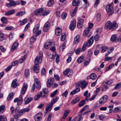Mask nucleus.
I'll use <instances>...</instances> for the list:
<instances>
[{
    "instance_id": "obj_1",
    "label": "nucleus",
    "mask_w": 121,
    "mask_h": 121,
    "mask_svg": "<svg viewBox=\"0 0 121 121\" xmlns=\"http://www.w3.org/2000/svg\"><path fill=\"white\" fill-rule=\"evenodd\" d=\"M75 89L71 92L70 94L73 95L76 93L80 91V89L79 87H81L82 90L84 89L87 86V84L84 81H81L78 82L76 84Z\"/></svg>"
},
{
    "instance_id": "obj_2",
    "label": "nucleus",
    "mask_w": 121,
    "mask_h": 121,
    "mask_svg": "<svg viewBox=\"0 0 121 121\" xmlns=\"http://www.w3.org/2000/svg\"><path fill=\"white\" fill-rule=\"evenodd\" d=\"M19 4H20V2L19 1H15L13 0H12L9 3L7 4L6 5L8 7L10 8L12 6H15L16 5Z\"/></svg>"
},
{
    "instance_id": "obj_3",
    "label": "nucleus",
    "mask_w": 121,
    "mask_h": 121,
    "mask_svg": "<svg viewBox=\"0 0 121 121\" xmlns=\"http://www.w3.org/2000/svg\"><path fill=\"white\" fill-rule=\"evenodd\" d=\"M54 79L53 78H50L47 81V84L48 87H51L54 82Z\"/></svg>"
},
{
    "instance_id": "obj_4",
    "label": "nucleus",
    "mask_w": 121,
    "mask_h": 121,
    "mask_svg": "<svg viewBox=\"0 0 121 121\" xmlns=\"http://www.w3.org/2000/svg\"><path fill=\"white\" fill-rule=\"evenodd\" d=\"M118 25V24L116 21L113 22L112 23V25L110 26L109 29L112 30H113L117 28Z\"/></svg>"
},
{
    "instance_id": "obj_5",
    "label": "nucleus",
    "mask_w": 121,
    "mask_h": 121,
    "mask_svg": "<svg viewBox=\"0 0 121 121\" xmlns=\"http://www.w3.org/2000/svg\"><path fill=\"white\" fill-rule=\"evenodd\" d=\"M35 83L36 84V88L38 90H39L41 87V84L40 81L37 78H35L34 80Z\"/></svg>"
},
{
    "instance_id": "obj_6",
    "label": "nucleus",
    "mask_w": 121,
    "mask_h": 121,
    "mask_svg": "<svg viewBox=\"0 0 121 121\" xmlns=\"http://www.w3.org/2000/svg\"><path fill=\"white\" fill-rule=\"evenodd\" d=\"M93 42V37L92 36L90 38L87 42H85L84 43L87 47H89L92 44Z\"/></svg>"
},
{
    "instance_id": "obj_7",
    "label": "nucleus",
    "mask_w": 121,
    "mask_h": 121,
    "mask_svg": "<svg viewBox=\"0 0 121 121\" xmlns=\"http://www.w3.org/2000/svg\"><path fill=\"white\" fill-rule=\"evenodd\" d=\"M76 26V20H73L71 22L69 26V28L71 30H74Z\"/></svg>"
},
{
    "instance_id": "obj_8",
    "label": "nucleus",
    "mask_w": 121,
    "mask_h": 121,
    "mask_svg": "<svg viewBox=\"0 0 121 121\" xmlns=\"http://www.w3.org/2000/svg\"><path fill=\"white\" fill-rule=\"evenodd\" d=\"M50 22L48 21L44 24L43 27V32H47L49 28V26L50 25Z\"/></svg>"
},
{
    "instance_id": "obj_9",
    "label": "nucleus",
    "mask_w": 121,
    "mask_h": 121,
    "mask_svg": "<svg viewBox=\"0 0 121 121\" xmlns=\"http://www.w3.org/2000/svg\"><path fill=\"white\" fill-rule=\"evenodd\" d=\"M63 73L64 75H67L68 77H70L71 76L72 72L70 71L69 69H67L63 72Z\"/></svg>"
},
{
    "instance_id": "obj_10",
    "label": "nucleus",
    "mask_w": 121,
    "mask_h": 121,
    "mask_svg": "<svg viewBox=\"0 0 121 121\" xmlns=\"http://www.w3.org/2000/svg\"><path fill=\"white\" fill-rule=\"evenodd\" d=\"M27 87V84L24 83L23 86L22 88L21 92L22 94H24L25 93L26 91Z\"/></svg>"
},
{
    "instance_id": "obj_11",
    "label": "nucleus",
    "mask_w": 121,
    "mask_h": 121,
    "mask_svg": "<svg viewBox=\"0 0 121 121\" xmlns=\"http://www.w3.org/2000/svg\"><path fill=\"white\" fill-rule=\"evenodd\" d=\"M52 107V106L49 104H47L45 108V110L46 113H49Z\"/></svg>"
},
{
    "instance_id": "obj_12",
    "label": "nucleus",
    "mask_w": 121,
    "mask_h": 121,
    "mask_svg": "<svg viewBox=\"0 0 121 121\" xmlns=\"http://www.w3.org/2000/svg\"><path fill=\"white\" fill-rule=\"evenodd\" d=\"M62 31V29L60 27H57L55 30V33L56 35L57 36L60 35L61 34Z\"/></svg>"
},
{
    "instance_id": "obj_13",
    "label": "nucleus",
    "mask_w": 121,
    "mask_h": 121,
    "mask_svg": "<svg viewBox=\"0 0 121 121\" xmlns=\"http://www.w3.org/2000/svg\"><path fill=\"white\" fill-rule=\"evenodd\" d=\"M42 114L41 113H38L34 117V118L35 121L37 120H39L40 119H42Z\"/></svg>"
},
{
    "instance_id": "obj_14",
    "label": "nucleus",
    "mask_w": 121,
    "mask_h": 121,
    "mask_svg": "<svg viewBox=\"0 0 121 121\" xmlns=\"http://www.w3.org/2000/svg\"><path fill=\"white\" fill-rule=\"evenodd\" d=\"M17 81V79H15L12 81L11 84V86L14 88H16L18 85V84L17 83H16Z\"/></svg>"
},
{
    "instance_id": "obj_15",
    "label": "nucleus",
    "mask_w": 121,
    "mask_h": 121,
    "mask_svg": "<svg viewBox=\"0 0 121 121\" xmlns=\"http://www.w3.org/2000/svg\"><path fill=\"white\" fill-rule=\"evenodd\" d=\"M43 11V8H40L36 9L35 12V14L36 15H38L41 13Z\"/></svg>"
},
{
    "instance_id": "obj_16",
    "label": "nucleus",
    "mask_w": 121,
    "mask_h": 121,
    "mask_svg": "<svg viewBox=\"0 0 121 121\" xmlns=\"http://www.w3.org/2000/svg\"><path fill=\"white\" fill-rule=\"evenodd\" d=\"M88 91L87 90L84 93L83 95L85 97V100L86 101L88 100L90 96V94L89 93H88Z\"/></svg>"
},
{
    "instance_id": "obj_17",
    "label": "nucleus",
    "mask_w": 121,
    "mask_h": 121,
    "mask_svg": "<svg viewBox=\"0 0 121 121\" xmlns=\"http://www.w3.org/2000/svg\"><path fill=\"white\" fill-rule=\"evenodd\" d=\"M107 96L106 95L103 96L99 100L100 104L103 103L106 101L107 99Z\"/></svg>"
},
{
    "instance_id": "obj_18",
    "label": "nucleus",
    "mask_w": 121,
    "mask_h": 121,
    "mask_svg": "<svg viewBox=\"0 0 121 121\" xmlns=\"http://www.w3.org/2000/svg\"><path fill=\"white\" fill-rule=\"evenodd\" d=\"M52 43L50 41H47L45 43L44 47L46 49H48L51 46Z\"/></svg>"
},
{
    "instance_id": "obj_19",
    "label": "nucleus",
    "mask_w": 121,
    "mask_h": 121,
    "mask_svg": "<svg viewBox=\"0 0 121 121\" xmlns=\"http://www.w3.org/2000/svg\"><path fill=\"white\" fill-rule=\"evenodd\" d=\"M110 40L112 42L115 41L116 42H117L118 41V39L117 35H114L112 36Z\"/></svg>"
},
{
    "instance_id": "obj_20",
    "label": "nucleus",
    "mask_w": 121,
    "mask_h": 121,
    "mask_svg": "<svg viewBox=\"0 0 121 121\" xmlns=\"http://www.w3.org/2000/svg\"><path fill=\"white\" fill-rule=\"evenodd\" d=\"M113 8V4H109L107 6L106 10L108 13L111 11Z\"/></svg>"
},
{
    "instance_id": "obj_21",
    "label": "nucleus",
    "mask_w": 121,
    "mask_h": 121,
    "mask_svg": "<svg viewBox=\"0 0 121 121\" xmlns=\"http://www.w3.org/2000/svg\"><path fill=\"white\" fill-rule=\"evenodd\" d=\"M84 21L83 19H81L79 21L77 24V27L78 28H80L82 26Z\"/></svg>"
},
{
    "instance_id": "obj_22",
    "label": "nucleus",
    "mask_w": 121,
    "mask_h": 121,
    "mask_svg": "<svg viewBox=\"0 0 121 121\" xmlns=\"http://www.w3.org/2000/svg\"><path fill=\"white\" fill-rule=\"evenodd\" d=\"M80 36L79 35H77L74 39L73 43L74 44L77 43L80 40Z\"/></svg>"
},
{
    "instance_id": "obj_23",
    "label": "nucleus",
    "mask_w": 121,
    "mask_h": 121,
    "mask_svg": "<svg viewBox=\"0 0 121 121\" xmlns=\"http://www.w3.org/2000/svg\"><path fill=\"white\" fill-rule=\"evenodd\" d=\"M14 95V93L13 92H11L8 96L7 98L8 101H10L13 99Z\"/></svg>"
},
{
    "instance_id": "obj_24",
    "label": "nucleus",
    "mask_w": 121,
    "mask_h": 121,
    "mask_svg": "<svg viewBox=\"0 0 121 121\" xmlns=\"http://www.w3.org/2000/svg\"><path fill=\"white\" fill-rule=\"evenodd\" d=\"M18 46V44L17 43L15 42L12 45L11 51L13 52L16 49V48Z\"/></svg>"
},
{
    "instance_id": "obj_25",
    "label": "nucleus",
    "mask_w": 121,
    "mask_h": 121,
    "mask_svg": "<svg viewBox=\"0 0 121 121\" xmlns=\"http://www.w3.org/2000/svg\"><path fill=\"white\" fill-rule=\"evenodd\" d=\"M90 30V28L89 27H86L85 30L84 31L83 35V36H85L87 35L89 33Z\"/></svg>"
},
{
    "instance_id": "obj_26",
    "label": "nucleus",
    "mask_w": 121,
    "mask_h": 121,
    "mask_svg": "<svg viewBox=\"0 0 121 121\" xmlns=\"http://www.w3.org/2000/svg\"><path fill=\"white\" fill-rule=\"evenodd\" d=\"M42 95V93L41 92H38L35 97V100H37L39 99L40 97Z\"/></svg>"
},
{
    "instance_id": "obj_27",
    "label": "nucleus",
    "mask_w": 121,
    "mask_h": 121,
    "mask_svg": "<svg viewBox=\"0 0 121 121\" xmlns=\"http://www.w3.org/2000/svg\"><path fill=\"white\" fill-rule=\"evenodd\" d=\"M33 99L32 97H30V98H27V99H25V100L24 104H27L29 103Z\"/></svg>"
},
{
    "instance_id": "obj_28",
    "label": "nucleus",
    "mask_w": 121,
    "mask_h": 121,
    "mask_svg": "<svg viewBox=\"0 0 121 121\" xmlns=\"http://www.w3.org/2000/svg\"><path fill=\"white\" fill-rule=\"evenodd\" d=\"M33 70L36 73H38L39 71V65H34Z\"/></svg>"
},
{
    "instance_id": "obj_29",
    "label": "nucleus",
    "mask_w": 121,
    "mask_h": 121,
    "mask_svg": "<svg viewBox=\"0 0 121 121\" xmlns=\"http://www.w3.org/2000/svg\"><path fill=\"white\" fill-rule=\"evenodd\" d=\"M22 95H20L19 97V99L17 102V105H21L22 103L23 99L22 98Z\"/></svg>"
},
{
    "instance_id": "obj_30",
    "label": "nucleus",
    "mask_w": 121,
    "mask_h": 121,
    "mask_svg": "<svg viewBox=\"0 0 121 121\" xmlns=\"http://www.w3.org/2000/svg\"><path fill=\"white\" fill-rule=\"evenodd\" d=\"M112 22L110 21L107 22L105 26V29H107L108 28L110 27L112 25Z\"/></svg>"
},
{
    "instance_id": "obj_31",
    "label": "nucleus",
    "mask_w": 121,
    "mask_h": 121,
    "mask_svg": "<svg viewBox=\"0 0 121 121\" xmlns=\"http://www.w3.org/2000/svg\"><path fill=\"white\" fill-rule=\"evenodd\" d=\"M77 7H76L74 10L71 11L70 14L71 16L73 17L74 16L77 11Z\"/></svg>"
},
{
    "instance_id": "obj_32",
    "label": "nucleus",
    "mask_w": 121,
    "mask_h": 121,
    "mask_svg": "<svg viewBox=\"0 0 121 121\" xmlns=\"http://www.w3.org/2000/svg\"><path fill=\"white\" fill-rule=\"evenodd\" d=\"M80 99L79 97H77L74 98L71 101V103L72 104H74L78 102Z\"/></svg>"
},
{
    "instance_id": "obj_33",
    "label": "nucleus",
    "mask_w": 121,
    "mask_h": 121,
    "mask_svg": "<svg viewBox=\"0 0 121 121\" xmlns=\"http://www.w3.org/2000/svg\"><path fill=\"white\" fill-rule=\"evenodd\" d=\"M70 112V111L69 110H65L64 113L62 118L65 119L67 117L68 114Z\"/></svg>"
},
{
    "instance_id": "obj_34",
    "label": "nucleus",
    "mask_w": 121,
    "mask_h": 121,
    "mask_svg": "<svg viewBox=\"0 0 121 121\" xmlns=\"http://www.w3.org/2000/svg\"><path fill=\"white\" fill-rule=\"evenodd\" d=\"M58 98L57 97H56L55 98L53 99L52 100L51 103H49V104H50V105L53 107V104L57 102L58 100Z\"/></svg>"
},
{
    "instance_id": "obj_35",
    "label": "nucleus",
    "mask_w": 121,
    "mask_h": 121,
    "mask_svg": "<svg viewBox=\"0 0 121 121\" xmlns=\"http://www.w3.org/2000/svg\"><path fill=\"white\" fill-rule=\"evenodd\" d=\"M39 24H37L33 30V32L34 33L37 32V31L39 29Z\"/></svg>"
},
{
    "instance_id": "obj_36",
    "label": "nucleus",
    "mask_w": 121,
    "mask_h": 121,
    "mask_svg": "<svg viewBox=\"0 0 121 121\" xmlns=\"http://www.w3.org/2000/svg\"><path fill=\"white\" fill-rule=\"evenodd\" d=\"M84 59V56H81L77 60V62L78 63H80L83 61Z\"/></svg>"
},
{
    "instance_id": "obj_37",
    "label": "nucleus",
    "mask_w": 121,
    "mask_h": 121,
    "mask_svg": "<svg viewBox=\"0 0 121 121\" xmlns=\"http://www.w3.org/2000/svg\"><path fill=\"white\" fill-rule=\"evenodd\" d=\"M72 5L73 6H78L80 3L78 2V0H73L72 2Z\"/></svg>"
},
{
    "instance_id": "obj_38",
    "label": "nucleus",
    "mask_w": 121,
    "mask_h": 121,
    "mask_svg": "<svg viewBox=\"0 0 121 121\" xmlns=\"http://www.w3.org/2000/svg\"><path fill=\"white\" fill-rule=\"evenodd\" d=\"M40 59L39 58V57L38 56H36V57L34 62V64L35 65H39V63L40 60Z\"/></svg>"
},
{
    "instance_id": "obj_39",
    "label": "nucleus",
    "mask_w": 121,
    "mask_h": 121,
    "mask_svg": "<svg viewBox=\"0 0 121 121\" xmlns=\"http://www.w3.org/2000/svg\"><path fill=\"white\" fill-rule=\"evenodd\" d=\"M25 13V11H21L17 13L16 15L17 16H21L24 15Z\"/></svg>"
},
{
    "instance_id": "obj_40",
    "label": "nucleus",
    "mask_w": 121,
    "mask_h": 121,
    "mask_svg": "<svg viewBox=\"0 0 121 121\" xmlns=\"http://www.w3.org/2000/svg\"><path fill=\"white\" fill-rule=\"evenodd\" d=\"M15 12V11L13 10H9L5 14V15L6 16L11 15L13 13Z\"/></svg>"
},
{
    "instance_id": "obj_41",
    "label": "nucleus",
    "mask_w": 121,
    "mask_h": 121,
    "mask_svg": "<svg viewBox=\"0 0 121 121\" xmlns=\"http://www.w3.org/2000/svg\"><path fill=\"white\" fill-rule=\"evenodd\" d=\"M28 19L26 18H25L22 21H20L19 22H20V25H23L25 24L27 22Z\"/></svg>"
},
{
    "instance_id": "obj_42",
    "label": "nucleus",
    "mask_w": 121,
    "mask_h": 121,
    "mask_svg": "<svg viewBox=\"0 0 121 121\" xmlns=\"http://www.w3.org/2000/svg\"><path fill=\"white\" fill-rule=\"evenodd\" d=\"M85 100H83L79 103L78 106L79 107H81L84 105L85 104Z\"/></svg>"
},
{
    "instance_id": "obj_43",
    "label": "nucleus",
    "mask_w": 121,
    "mask_h": 121,
    "mask_svg": "<svg viewBox=\"0 0 121 121\" xmlns=\"http://www.w3.org/2000/svg\"><path fill=\"white\" fill-rule=\"evenodd\" d=\"M90 78L91 79L94 80L96 78V76L95 74L94 73H92L90 76Z\"/></svg>"
},
{
    "instance_id": "obj_44",
    "label": "nucleus",
    "mask_w": 121,
    "mask_h": 121,
    "mask_svg": "<svg viewBox=\"0 0 121 121\" xmlns=\"http://www.w3.org/2000/svg\"><path fill=\"white\" fill-rule=\"evenodd\" d=\"M121 111V107H117L114 108L113 110V112H119Z\"/></svg>"
},
{
    "instance_id": "obj_45",
    "label": "nucleus",
    "mask_w": 121,
    "mask_h": 121,
    "mask_svg": "<svg viewBox=\"0 0 121 121\" xmlns=\"http://www.w3.org/2000/svg\"><path fill=\"white\" fill-rule=\"evenodd\" d=\"M66 37V35L65 33H63L61 34L60 38V40L61 41H64Z\"/></svg>"
},
{
    "instance_id": "obj_46",
    "label": "nucleus",
    "mask_w": 121,
    "mask_h": 121,
    "mask_svg": "<svg viewBox=\"0 0 121 121\" xmlns=\"http://www.w3.org/2000/svg\"><path fill=\"white\" fill-rule=\"evenodd\" d=\"M2 22L3 23H7V19L5 17H2L1 19Z\"/></svg>"
},
{
    "instance_id": "obj_47",
    "label": "nucleus",
    "mask_w": 121,
    "mask_h": 121,
    "mask_svg": "<svg viewBox=\"0 0 121 121\" xmlns=\"http://www.w3.org/2000/svg\"><path fill=\"white\" fill-rule=\"evenodd\" d=\"M54 4V2L53 0H49L48 3V5L50 7L52 6Z\"/></svg>"
},
{
    "instance_id": "obj_48",
    "label": "nucleus",
    "mask_w": 121,
    "mask_h": 121,
    "mask_svg": "<svg viewBox=\"0 0 121 121\" xmlns=\"http://www.w3.org/2000/svg\"><path fill=\"white\" fill-rule=\"evenodd\" d=\"M26 58V55H24L21 58L19 61V63L21 64L24 62Z\"/></svg>"
},
{
    "instance_id": "obj_49",
    "label": "nucleus",
    "mask_w": 121,
    "mask_h": 121,
    "mask_svg": "<svg viewBox=\"0 0 121 121\" xmlns=\"http://www.w3.org/2000/svg\"><path fill=\"white\" fill-rule=\"evenodd\" d=\"M0 121H7L6 117L4 116H0Z\"/></svg>"
},
{
    "instance_id": "obj_50",
    "label": "nucleus",
    "mask_w": 121,
    "mask_h": 121,
    "mask_svg": "<svg viewBox=\"0 0 121 121\" xmlns=\"http://www.w3.org/2000/svg\"><path fill=\"white\" fill-rule=\"evenodd\" d=\"M50 13V11L49 10H47L43 13L42 16H46L49 14Z\"/></svg>"
},
{
    "instance_id": "obj_51",
    "label": "nucleus",
    "mask_w": 121,
    "mask_h": 121,
    "mask_svg": "<svg viewBox=\"0 0 121 121\" xmlns=\"http://www.w3.org/2000/svg\"><path fill=\"white\" fill-rule=\"evenodd\" d=\"M90 59L89 58L88 59H86V60H85L84 62V65L86 66L88 65L90 62Z\"/></svg>"
},
{
    "instance_id": "obj_52",
    "label": "nucleus",
    "mask_w": 121,
    "mask_h": 121,
    "mask_svg": "<svg viewBox=\"0 0 121 121\" xmlns=\"http://www.w3.org/2000/svg\"><path fill=\"white\" fill-rule=\"evenodd\" d=\"M101 14L100 13H97L96 16L97 20L99 22L100 20Z\"/></svg>"
},
{
    "instance_id": "obj_53",
    "label": "nucleus",
    "mask_w": 121,
    "mask_h": 121,
    "mask_svg": "<svg viewBox=\"0 0 121 121\" xmlns=\"http://www.w3.org/2000/svg\"><path fill=\"white\" fill-rule=\"evenodd\" d=\"M29 70L28 69H26L25 72V76L27 77L29 75Z\"/></svg>"
},
{
    "instance_id": "obj_54",
    "label": "nucleus",
    "mask_w": 121,
    "mask_h": 121,
    "mask_svg": "<svg viewBox=\"0 0 121 121\" xmlns=\"http://www.w3.org/2000/svg\"><path fill=\"white\" fill-rule=\"evenodd\" d=\"M4 35L3 33L1 31H0V41L3 40L4 39Z\"/></svg>"
},
{
    "instance_id": "obj_55",
    "label": "nucleus",
    "mask_w": 121,
    "mask_h": 121,
    "mask_svg": "<svg viewBox=\"0 0 121 121\" xmlns=\"http://www.w3.org/2000/svg\"><path fill=\"white\" fill-rule=\"evenodd\" d=\"M20 116V114H19L18 112H17V113H15L14 115V118L15 119H16L17 120V119L18 118V117Z\"/></svg>"
},
{
    "instance_id": "obj_56",
    "label": "nucleus",
    "mask_w": 121,
    "mask_h": 121,
    "mask_svg": "<svg viewBox=\"0 0 121 121\" xmlns=\"http://www.w3.org/2000/svg\"><path fill=\"white\" fill-rule=\"evenodd\" d=\"M5 29L8 30H13V27L11 26H8L6 27Z\"/></svg>"
},
{
    "instance_id": "obj_57",
    "label": "nucleus",
    "mask_w": 121,
    "mask_h": 121,
    "mask_svg": "<svg viewBox=\"0 0 121 121\" xmlns=\"http://www.w3.org/2000/svg\"><path fill=\"white\" fill-rule=\"evenodd\" d=\"M67 16V14L66 13H63L62 15V18L63 20L65 19L66 17Z\"/></svg>"
},
{
    "instance_id": "obj_58",
    "label": "nucleus",
    "mask_w": 121,
    "mask_h": 121,
    "mask_svg": "<svg viewBox=\"0 0 121 121\" xmlns=\"http://www.w3.org/2000/svg\"><path fill=\"white\" fill-rule=\"evenodd\" d=\"M121 87V83H118L116 85L114 89H116Z\"/></svg>"
},
{
    "instance_id": "obj_59",
    "label": "nucleus",
    "mask_w": 121,
    "mask_h": 121,
    "mask_svg": "<svg viewBox=\"0 0 121 121\" xmlns=\"http://www.w3.org/2000/svg\"><path fill=\"white\" fill-rule=\"evenodd\" d=\"M46 72V69L44 68H43L41 70V75H43Z\"/></svg>"
},
{
    "instance_id": "obj_60",
    "label": "nucleus",
    "mask_w": 121,
    "mask_h": 121,
    "mask_svg": "<svg viewBox=\"0 0 121 121\" xmlns=\"http://www.w3.org/2000/svg\"><path fill=\"white\" fill-rule=\"evenodd\" d=\"M68 94V92L67 90H66L62 94V95L63 96H65V98L67 97V95Z\"/></svg>"
},
{
    "instance_id": "obj_61",
    "label": "nucleus",
    "mask_w": 121,
    "mask_h": 121,
    "mask_svg": "<svg viewBox=\"0 0 121 121\" xmlns=\"http://www.w3.org/2000/svg\"><path fill=\"white\" fill-rule=\"evenodd\" d=\"M88 106L87 105H86L81 110L80 112H82L84 111L85 109L86 108H88Z\"/></svg>"
},
{
    "instance_id": "obj_62",
    "label": "nucleus",
    "mask_w": 121,
    "mask_h": 121,
    "mask_svg": "<svg viewBox=\"0 0 121 121\" xmlns=\"http://www.w3.org/2000/svg\"><path fill=\"white\" fill-rule=\"evenodd\" d=\"M108 48L106 46H104L103 47L102 49L101 52H103L106 51L108 50Z\"/></svg>"
},
{
    "instance_id": "obj_63",
    "label": "nucleus",
    "mask_w": 121,
    "mask_h": 121,
    "mask_svg": "<svg viewBox=\"0 0 121 121\" xmlns=\"http://www.w3.org/2000/svg\"><path fill=\"white\" fill-rule=\"evenodd\" d=\"M22 109H23V112H28L30 110V108L28 107L23 108Z\"/></svg>"
},
{
    "instance_id": "obj_64",
    "label": "nucleus",
    "mask_w": 121,
    "mask_h": 121,
    "mask_svg": "<svg viewBox=\"0 0 121 121\" xmlns=\"http://www.w3.org/2000/svg\"><path fill=\"white\" fill-rule=\"evenodd\" d=\"M52 114L51 113H50L49 114L48 118L46 121H51V117H52Z\"/></svg>"
}]
</instances>
